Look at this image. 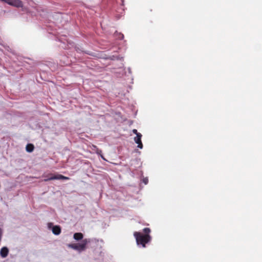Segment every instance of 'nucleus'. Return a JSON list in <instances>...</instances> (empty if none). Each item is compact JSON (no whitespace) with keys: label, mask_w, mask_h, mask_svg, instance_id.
<instances>
[{"label":"nucleus","mask_w":262,"mask_h":262,"mask_svg":"<svg viewBox=\"0 0 262 262\" xmlns=\"http://www.w3.org/2000/svg\"><path fill=\"white\" fill-rule=\"evenodd\" d=\"M143 232L145 233L144 235H149V234L150 232V229L149 228H145L143 229Z\"/></svg>","instance_id":"9"},{"label":"nucleus","mask_w":262,"mask_h":262,"mask_svg":"<svg viewBox=\"0 0 262 262\" xmlns=\"http://www.w3.org/2000/svg\"><path fill=\"white\" fill-rule=\"evenodd\" d=\"M120 35L121 36L120 38H121V39H122V38H123V37H124L123 35V34H120Z\"/></svg>","instance_id":"12"},{"label":"nucleus","mask_w":262,"mask_h":262,"mask_svg":"<svg viewBox=\"0 0 262 262\" xmlns=\"http://www.w3.org/2000/svg\"><path fill=\"white\" fill-rule=\"evenodd\" d=\"M132 132H133V133L134 134H136V136H137V134H140V133H138V132L137 130L136 129H133Z\"/></svg>","instance_id":"10"},{"label":"nucleus","mask_w":262,"mask_h":262,"mask_svg":"<svg viewBox=\"0 0 262 262\" xmlns=\"http://www.w3.org/2000/svg\"><path fill=\"white\" fill-rule=\"evenodd\" d=\"M8 253H9V250L6 247H4L1 249L0 255H1V257L3 258H5V257H7V255H8Z\"/></svg>","instance_id":"5"},{"label":"nucleus","mask_w":262,"mask_h":262,"mask_svg":"<svg viewBox=\"0 0 262 262\" xmlns=\"http://www.w3.org/2000/svg\"><path fill=\"white\" fill-rule=\"evenodd\" d=\"M52 232L55 235H59L61 232V228L59 226H54L52 228Z\"/></svg>","instance_id":"6"},{"label":"nucleus","mask_w":262,"mask_h":262,"mask_svg":"<svg viewBox=\"0 0 262 262\" xmlns=\"http://www.w3.org/2000/svg\"><path fill=\"white\" fill-rule=\"evenodd\" d=\"M143 182H144L145 184H146L147 183V182H148V180H147V179H144V180H143Z\"/></svg>","instance_id":"11"},{"label":"nucleus","mask_w":262,"mask_h":262,"mask_svg":"<svg viewBox=\"0 0 262 262\" xmlns=\"http://www.w3.org/2000/svg\"><path fill=\"white\" fill-rule=\"evenodd\" d=\"M70 178L69 177L62 176L61 174H56L54 176H52L51 177L46 179L45 180V181H48L50 180H69Z\"/></svg>","instance_id":"3"},{"label":"nucleus","mask_w":262,"mask_h":262,"mask_svg":"<svg viewBox=\"0 0 262 262\" xmlns=\"http://www.w3.org/2000/svg\"><path fill=\"white\" fill-rule=\"evenodd\" d=\"M141 134H137V136L134 138L135 142L138 144V147L142 149L143 148V144L141 141L142 138Z\"/></svg>","instance_id":"4"},{"label":"nucleus","mask_w":262,"mask_h":262,"mask_svg":"<svg viewBox=\"0 0 262 262\" xmlns=\"http://www.w3.org/2000/svg\"><path fill=\"white\" fill-rule=\"evenodd\" d=\"M83 237V236L82 233H80V232L75 233L74 234V238L77 241H79V240L82 239Z\"/></svg>","instance_id":"7"},{"label":"nucleus","mask_w":262,"mask_h":262,"mask_svg":"<svg viewBox=\"0 0 262 262\" xmlns=\"http://www.w3.org/2000/svg\"><path fill=\"white\" fill-rule=\"evenodd\" d=\"M34 149V146L32 144H28L26 145V149L29 152H32L33 151Z\"/></svg>","instance_id":"8"},{"label":"nucleus","mask_w":262,"mask_h":262,"mask_svg":"<svg viewBox=\"0 0 262 262\" xmlns=\"http://www.w3.org/2000/svg\"><path fill=\"white\" fill-rule=\"evenodd\" d=\"M89 242V241H88V239H84L82 241L81 244H69V247L73 249L78 250L79 251H83L85 250L86 248V245Z\"/></svg>","instance_id":"2"},{"label":"nucleus","mask_w":262,"mask_h":262,"mask_svg":"<svg viewBox=\"0 0 262 262\" xmlns=\"http://www.w3.org/2000/svg\"><path fill=\"white\" fill-rule=\"evenodd\" d=\"M134 236L136 238L137 244L138 246L141 245L143 248H145L146 244L149 243L151 239L150 235H144L139 232H135Z\"/></svg>","instance_id":"1"}]
</instances>
